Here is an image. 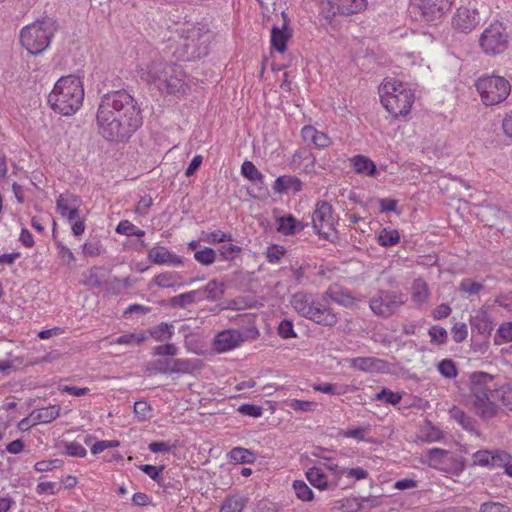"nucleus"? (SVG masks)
I'll return each instance as SVG.
<instances>
[{
    "label": "nucleus",
    "instance_id": "nucleus-8",
    "mask_svg": "<svg viewBox=\"0 0 512 512\" xmlns=\"http://www.w3.org/2000/svg\"><path fill=\"white\" fill-rule=\"evenodd\" d=\"M474 86L482 104L487 107L501 104L511 93L509 80L495 73L481 75Z\"/></svg>",
    "mask_w": 512,
    "mask_h": 512
},
{
    "label": "nucleus",
    "instance_id": "nucleus-25",
    "mask_svg": "<svg viewBox=\"0 0 512 512\" xmlns=\"http://www.w3.org/2000/svg\"><path fill=\"white\" fill-rule=\"evenodd\" d=\"M470 324L474 329L480 334L489 335L495 324L493 323L487 309L485 307H481L478 309L474 316H472L470 320Z\"/></svg>",
    "mask_w": 512,
    "mask_h": 512
},
{
    "label": "nucleus",
    "instance_id": "nucleus-53",
    "mask_svg": "<svg viewBox=\"0 0 512 512\" xmlns=\"http://www.w3.org/2000/svg\"><path fill=\"white\" fill-rule=\"evenodd\" d=\"M194 260L202 265L210 266L216 260V252L210 247H205L194 253Z\"/></svg>",
    "mask_w": 512,
    "mask_h": 512
},
{
    "label": "nucleus",
    "instance_id": "nucleus-13",
    "mask_svg": "<svg viewBox=\"0 0 512 512\" xmlns=\"http://www.w3.org/2000/svg\"><path fill=\"white\" fill-rule=\"evenodd\" d=\"M455 0H412V7L426 23L439 22L452 8Z\"/></svg>",
    "mask_w": 512,
    "mask_h": 512
},
{
    "label": "nucleus",
    "instance_id": "nucleus-5",
    "mask_svg": "<svg viewBox=\"0 0 512 512\" xmlns=\"http://www.w3.org/2000/svg\"><path fill=\"white\" fill-rule=\"evenodd\" d=\"M212 34L205 27L192 25L178 33L174 56L178 61H194L208 54Z\"/></svg>",
    "mask_w": 512,
    "mask_h": 512
},
{
    "label": "nucleus",
    "instance_id": "nucleus-34",
    "mask_svg": "<svg viewBox=\"0 0 512 512\" xmlns=\"http://www.w3.org/2000/svg\"><path fill=\"white\" fill-rule=\"evenodd\" d=\"M204 300V296H201V291L193 290L186 293H182L178 296H173L170 299V303L174 307H186L187 305L197 303Z\"/></svg>",
    "mask_w": 512,
    "mask_h": 512
},
{
    "label": "nucleus",
    "instance_id": "nucleus-42",
    "mask_svg": "<svg viewBox=\"0 0 512 512\" xmlns=\"http://www.w3.org/2000/svg\"><path fill=\"white\" fill-rule=\"evenodd\" d=\"M245 498L231 496L223 500L219 512H242L245 507Z\"/></svg>",
    "mask_w": 512,
    "mask_h": 512
},
{
    "label": "nucleus",
    "instance_id": "nucleus-23",
    "mask_svg": "<svg viewBox=\"0 0 512 512\" xmlns=\"http://www.w3.org/2000/svg\"><path fill=\"white\" fill-rule=\"evenodd\" d=\"M301 137L305 142L312 144L316 149L324 150L332 145L331 137L314 126H304L301 128Z\"/></svg>",
    "mask_w": 512,
    "mask_h": 512
},
{
    "label": "nucleus",
    "instance_id": "nucleus-24",
    "mask_svg": "<svg viewBox=\"0 0 512 512\" xmlns=\"http://www.w3.org/2000/svg\"><path fill=\"white\" fill-rule=\"evenodd\" d=\"M65 146V138L61 133L49 131L48 139L42 143L39 149L41 153L60 157L65 151Z\"/></svg>",
    "mask_w": 512,
    "mask_h": 512
},
{
    "label": "nucleus",
    "instance_id": "nucleus-44",
    "mask_svg": "<svg viewBox=\"0 0 512 512\" xmlns=\"http://www.w3.org/2000/svg\"><path fill=\"white\" fill-rule=\"evenodd\" d=\"M116 233H118L120 235L127 236V237H130V236L143 237V236H145V231L138 228L136 225L131 223L129 220H121L116 227Z\"/></svg>",
    "mask_w": 512,
    "mask_h": 512
},
{
    "label": "nucleus",
    "instance_id": "nucleus-2",
    "mask_svg": "<svg viewBox=\"0 0 512 512\" xmlns=\"http://www.w3.org/2000/svg\"><path fill=\"white\" fill-rule=\"evenodd\" d=\"M467 405L482 420H489L498 416L501 407L512 405V386L510 384H496L495 376L483 371L473 372L469 376Z\"/></svg>",
    "mask_w": 512,
    "mask_h": 512
},
{
    "label": "nucleus",
    "instance_id": "nucleus-46",
    "mask_svg": "<svg viewBox=\"0 0 512 512\" xmlns=\"http://www.w3.org/2000/svg\"><path fill=\"white\" fill-rule=\"evenodd\" d=\"M374 399L376 401H381L386 404L396 406L400 403L402 395L399 392H394L384 387L380 392L374 395Z\"/></svg>",
    "mask_w": 512,
    "mask_h": 512
},
{
    "label": "nucleus",
    "instance_id": "nucleus-40",
    "mask_svg": "<svg viewBox=\"0 0 512 512\" xmlns=\"http://www.w3.org/2000/svg\"><path fill=\"white\" fill-rule=\"evenodd\" d=\"M180 276L177 272L169 271L159 273L154 277V283L160 288H173L178 285Z\"/></svg>",
    "mask_w": 512,
    "mask_h": 512
},
{
    "label": "nucleus",
    "instance_id": "nucleus-22",
    "mask_svg": "<svg viewBox=\"0 0 512 512\" xmlns=\"http://www.w3.org/2000/svg\"><path fill=\"white\" fill-rule=\"evenodd\" d=\"M352 368L366 373H384L388 370V362L376 357H354L350 361Z\"/></svg>",
    "mask_w": 512,
    "mask_h": 512
},
{
    "label": "nucleus",
    "instance_id": "nucleus-19",
    "mask_svg": "<svg viewBox=\"0 0 512 512\" xmlns=\"http://www.w3.org/2000/svg\"><path fill=\"white\" fill-rule=\"evenodd\" d=\"M154 365L162 374H190L197 367L187 358L157 360Z\"/></svg>",
    "mask_w": 512,
    "mask_h": 512
},
{
    "label": "nucleus",
    "instance_id": "nucleus-30",
    "mask_svg": "<svg viewBox=\"0 0 512 512\" xmlns=\"http://www.w3.org/2000/svg\"><path fill=\"white\" fill-rule=\"evenodd\" d=\"M368 498L346 497L337 500L333 506L335 512H359L363 508V503Z\"/></svg>",
    "mask_w": 512,
    "mask_h": 512
},
{
    "label": "nucleus",
    "instance_id": "nucleus-31",
    "mask_svg": "<svg viewBox=\"0 0 512 512\" xmlns=\"http://www.w3.org/2000/svg\"><path fill=\"white\" fill-rule=\"evenodd\" d=\"M302 189V182L294 176H280L273 183V190L275 193H282L287 190H292L297 193Z\"/></svg>",
    "mask_w": 512,
    "mask_h": 512
},
{
    "label": "nucleus",
    "instance_id": "nucleus-52",
    "mask_svg": "<svg viewBox=\"0 0 512 512\" xmlns=\"http://www.w3.org/2000/svg\"><path fill=\"white\" fill-rule=\"evenodd\" d=\"M511 460L512 456L508 452L501 449L491 450V468H505Z\"/></svg>",
    "mask_w": 512,
    "mask_h": 512
},
{
    "label": "nucleus",
    "instance_id": "nucleus-49",
    "mask_svg": "<svg viewBox=\"0 0 512 512\" xmlns=\"http://www.w3.org/2000/svg\"><path fill=\"white\" fill-rule=\"evenodd\" d=\"M512 342V321L502 323L496 335H494V344L502 345L503 343Z\"/></svg>",
    "mask_w": 512,
    "mask_h": 512
},
{
    "label": "nucleus",
    "instance_id": "nucleus-62",
    "mask_svg": "<svg viewBox=\"0 0 512 512\" xmlns=\"http://www.w3.org/2000/svg\"><path fill=\"white\" fill-rule=\"evenodd\" d=\"M452 338L456 343L465 341L468 337V326L465 323H455L451 328Z\"/></svg>",
    "mask_w": 512,
    "mask_h": 512
},
{
    "label": "nucleus",
    "instance_id": "nucleus-36",
    "mask_svg": "<svg viewBox=\"0 0 512 512\" xmlns=\"http://www.w3.org/2000/svg\"><path fill=\"white\" fill-rule=\"evenodd\" d=\"M37 424L50 423L60 415V406L51 405L32 412Z\"/></svg>",
    "mask_w": 512,
    "mask_h": 512
},
{
    "label": "nucleus",
    "instance_id": "nucleus-37",
    "mask_svg": "<svg viewBox=\"0 0 512 512\" xmlns=\"http://www.w3.org/2000/svg\"><path fill=\"white\" fill-rule=\"evenodd\" d=\"M370 433V425H362L358 427H352L346 430H342L339 435L346 439H353L355 441H366L370 443L368 435Z\"/></svg>",
    "mask_w": 512,
    "mask_h": 512
},
{
    "label": "nucleus",
    "instance_id": "nucleus-50",
    "mask_svg": "<svg viewBox=\"0 0 512 512\" xmlns=\"http://www.w3.org/2000/svg\"><path fill=\"white\" fill-rule=\"evenodd\" d=\"M241 174L244 178L251 182H258L263 180V174L258 171L255 165L249 160H245L242 163Z\"/></svg>",
    "mask_w": 512,
    "mask_h": 512
},
{
    "label": "nucleus",
    "instance_id": "nucleus-63",
    "mask_svg": "<svg viewBox=\"0 0 512 512\" xmlns=\"http://www.w3.org/2000/svg\"><path fill=\"white\" fill-rule=\"evenodd\" d=\"M501 130L507 139L512 140V108L504 113L501 120Z\"/></svg>",
    "mask_w": 512,
    "mask_h": 512
},
{
    "label": "nucleus",
    "instance_id": "nucleus-3",
    "mask_svg": "<svg viewBox=\"0 0 512 512\" xmlns=\"http://www.w3.org/2000/svg\"><path fill=\"white\" fill-rule=\"evenodd\" d=\"M85 89L82 79L74 74L60 77L48 96L51 109L64 117H70L82 108Z\"/></svg>",
    "mask_w": 512,
    "mask_h": 512
},
{
    "label": "nucleus",
    "instance_id": "nucleus-9",
    "mask_svg": "<svg viewBox=\"0 0 512 512\" xmlns=\"http://www.w3.org/2000/svg\"><path fill=\"white\" fill-rule=\"evenodd\" d=\"M510 36L505 24L494 20L482 31L479 36V47L488 56L503 54L509 47Z\"/></svg>",
    "mask_w": 512,
    "mask_h": 512
},
{
    "label": "nucleus",
    "instance_id": "nucleus-61",
    "mask_svg": "<svg viewBox=\"0 0 512 512\" xmlns=\"http://www.w3.org/2000/svg\"><path fill=\"white\" fill-rule=\"evenodd\" d=\"M431 342L437 345H442L447 341V331L441 326H431L428 330Z\"/></svg>",
    "mask_w": 512,
    "mask_h": 512
},
{
    "label": "nucleus",
    "instance_id": "nucleus-6",
    "mask_svg": "<svg viewBox=\"0 0 512 512\" xmlns=\"http://www.w3.org/2000/svg\"><path fill=\"white\" fill-rule=\"evenodd\" d=\"M293 309L303 318L324 327H334L338 322L336 313L311 294L298 292L291 297Z\"/></svg>",
    "mask_w": 512,
    "mask_h": 512
},
{
    "label": "nucleus",
    "instance_id": "nucleus-21",
    "mask_svg": "<svg viewBox=\"0 0 512 512\" xmlns=\"http://www.w3.org/2000/svg\"><path fill=\"white\" fill-rule=\"evenodd\" d=\"M148 260L156 265H169V266H181L183 260L180 256L175 254L169 248L165 246H153L148 251Z\"/></svg>",
    "mask_w": 512,
    "mask_h": 512
},
{
    "label": "nucleus",
    "instance_id": "nucleus-1",
    "mask_svg": "<svg viewBox=\"0 0 512 512\" xmlns=\"http://www.w3.org/2000/svg\"><path fill=\"white\" fill-rule=\"evenodd\" d=\"M99 134L106 140H127L143 124L137 100L124 90L101 97L96 113Z\"/></svg>",
    "mask_w": 512,
    "mask_h": 512
},
{
    "label": "nucleus",
    "instance_id": "nucleus-11",
    "mask_svg": "<svg viewBox=\"0 0 512 512\" xmlns=\"http://www.w3.org/2000/svg\"><path fill=\"white\" fill-rule=\"evenodd\" d=\"M158 90L166 95L185 97L190 92V84L187 73L176 64L168 66L166 75L157 86Z\"/></svg>",
    "mask_w": 512,
    "mask_h": 512
},
{
    "label": "nucleus",
    "instance_id": "nucleus-60",
    "mask_svg": "<svg viewBox=\"0 0 512 512\" xmlns=\"http://www.w3.org/2000/svg\"><path fill=\"white\" fill-rule=\"evenodd\" d=\"M65 452L72 457L84 458L87 455L86 448L80 442H65Z\"/></svg>",
    "mask_w": 512,
    "mask_h": 512
},
{
    "label": "nucleus",
    "instance_id": "nucleus-56",
    "mask_svg": "<svg viewBox=\"0 0 512 512\" xmlns=\"http://www.w3.org/2000/svg\"><path fill=\"white\" fill-rule=\"evenodd\" d=\"M103 253L100 240H87L83 244V254L86 257H96Z\"/></svg>",
    "mask_w": 512,
    "mask_h": 512
},
{
    "label": "nucleus",
    "instance_id": "nucleus-27",
    "mask_svg": "<svg viewBox=\"0 0 512 512\" xmlns=\"http://www.w3.org/2000/svg\"><path fill=\"white\" fill-rule=\"evenodd\" d=\"M326 297L346 307L352 306L355 302V298L351 296V294L347 290H344L337 284L329 286V288L325 292L324 299H326Z\"/></svg>",
    "mask_w": 512,
    "mask_h": 512
},
{
    "label": "nucleus",
    "instance_id": "nucleus-55",
    "mask_svg": "<svg viewBox=\"0 0 512 512\" xmlns=\"http://www.w3.org/2000/svg\"><path fill=\"white\" fill-rule=\"evenodd\" d=\"M480 512H512V509L505 503L499 501H485L481 503Z\"/></svg>",
    "mask_w": 512,
    "mask_h": 512
},
{
    "label": "nucleus",
    "instance_id": "nucleus-43",
    "mask_svg": "<svg viewBox=\"0 0 512 512\" xmlns=\"http://www.w3.org/2000/svg\"><path fill=\"white\" fill-rule=\"evenodd\" d=\"M149 333L157 341L170 340L174 334V326L161 323L149 329Z\"/></svg>",
    "mask_w": 512,
    "mask_h": 512
},
{
    "label": "nucleus",
    "instance_id": "nucleus-26",
    "mask_svg": "<svg viewBox=\"0 0 512 512\" xmlns=\"http://www.w3.org/2000/svg\"><path fill=\"white\" fill-rule=\"evenodd\" d=\"M350 162L357 174L371 177L377 171L374 162L363 154L354 155L350 158Z\"/></svg>",
    "mask_w": 512,
    "mask_h": 512
},
{
    "label": "nucleus",
    "instance_id": "nucleus-17",
    "mask_svg": "<svg viewBox=\"0 0 512 512\" xmlns=\"http://www.w3.org/2000/svg\"><path fill=\"white\" fill-rule=\"evenodd\" d=\"M245 335L237 329H226L218 332L213 340V349L217 353H226L239 347Z\"/></svg>",
    "mask_w": 512,
    "mask_h": 512
},
{
    "label": "nucleus",
    "instance_id": "nucleus-57",
    "mask_svg": "<svg viewBox=\"0 0 512 512\" xmlns=\"http://www.w3.org/2000/svg\"><path fill=\"white\" fill-rule=\"evenodd\" d=\"M438 370L447 379H453L457 376L456 365L451 359L442 360L438 365Z\"/></svg>",
    "mask_w": 512,
    "mask_h": 512
},
{
    "label": "nucleus",
    "instance_id": "nucleus-15",
    "mask_svg": "<svg viewBox=\"0 0 512 512\" xmlns=\"http://www.w3.org/2000/svg\"><path fill=\"white\" fill-rule=\"evenodd\" d=\"M480 23V15L476 4L469 2L468 5H461L453 13L451 24L459 33H471Z\"/></svg>",
    "mask_w": 512,
    "mask_h": 512
},
{
    "label": "nucleus",
    "instance_id": "nucleus-51",
    "mask_svg": "<svg viewBox=\"0 0 512 512\" xmlns=\"http://www.w3.org/2000/svg\"><path fill=\"white\" fill-rule=\"evenodd\" d=\"M288 406L295 412L312 413L317 410V402L291 399Z\"/></svg>",
    "mask_w": 512,
    "mask_h": 512
},
{
    "label": "nucleus",
    "instance_id": "nucleus-4",
    "mask_svg": "<svg viewBox=\"0 0 512 512\" xmlns=\"http://www.w3.org/2000/svg\"><path fill=\"white\" fill-rule=\"evenodd\" d=\"M382 106L394 118H407L416 100L415 91L401 80L386 77L379 86Z\"/></svg>",
    "mask_w": 512,
    "mask_h": 512
},
{
    "label": "nucleus",
    "instance_id": "nucleus-39",
    "mask_svg": "<svg viewBox=\"0 0 512 512\" xmlns=\"http://www.w3.org/2000/svg\"><path fill=\"white\" fill-rule=\"evenodd\" d=\"M397 61L400 67L407 70H413L415 67H422L423 65V58L412 52H404L398 55Z\"/></svg>",
    "mask_w": 512,
    "mask_h": 512
},
{
    "label": "nucleus",
    "instance_id": "nucleus-47",
    "mask_svg": "<svg viewBox=\"0 0 512 512\" xmlns=\"http://www.w3.org/2000/svg\"><path fill=\"white\" fill-rule=\"evenodd\" d=\"M147 336L145 332L140 333H126L119 336L113 341V344L117 345H139L146 341Z\"/></svg>",
    "mask_w": 512,
    "mask_h": 512
},
{
    "label": "nucleus",
    "instance_id": "nucleus-18",
    "mask_svg": "<svg viewBox=\"0 0 512 512\" xmlns=\"http://www.w3.org/2000/svg\"><path fill=\"white\" fill-rule=\"evenodd\" d=\"M319 458L327 461L325 463V468L330 475L338 477V481H340L342 476L347 477L354 482L365 480L369 477L368 470L362 467L344 468L339 466L330 457L320 456Z\"/></svg>",
    "mask_w": 512,
    "mask_h": 512
},
{
    "label": "nucleus",
    "instance_id": "nucleus-35",
    "mask_svg": "<svg viewBox=\"0 0 512 512\" xmlns=\"http://www.w3.org/2000/svg\"><path fill=\"white\" fill-rule=\"evenodd\" d=\"M376 241L383 247H391L400 241V234L397 229L384 227L376 233Z\"/></svg>",
    "mask_w": 512,
    "mask_h": 512
},
{
    "label": "nucleus",
    "instance_id": "nucleus-48",
    "mask_svg": "<svg viewBox=\"0 0 512 512\" xmlns=\"http://www.w3.org/2000/svg\"><path fill=\"white\" fill-rule=\"evenodd\" d=\"M458 289L459 292L464 295L475 296L481 292L483 285L470 278H466L460 281Z\"/></svg>",
    "mask_w": 512,
    "mask_h": 512
},
{
    "label": "nucleus",
    "instance_id": "nucleus-20",
    "mask_svg": "<svg viewBox=\"0 0 512 512\" xmlns=\"http://www.w3.org/2000/svg\"><path fill=\"white\" fill-rule=\"evenodd\" d=\"M57 211L68 221L75 220L80 215L82 200L72 193H62L56 200Z\"/></svg>",
    "mask_w": 512,
    "mask_h": 512
},
{
    "label": "nucleus",
    "instance_id": "nucleus-59",
    "mask_svg": "<svg viewBox=\"0 0 512 512\" xmlns=\"http://www.w3.org/2000/svg\"><path fill=\"white\" fill-rule=\"evenodd\" d=\"M451 416L459 425H461L462 428L466 430H471L473 428L472 418L460 409H452Z\"/></svg>",
    "mask_w": 512,
    "mask_h": 512
},
{
    "label": "nucleus",
    "instance_id": "nucleus-58",
    "mask_svg": "<svg viewBox=\"0 0 512 512\" xmlns=\"http://www.w3.org/2000/svg\"><path fill=\"white\" fill-rule=\"evenodd\" d=\"M202 241L217 244L224 241H233V237L230 233H226L221 230H215L211 233L205 234L202 238Z\"/></svg>",
    "mask_w": 512,
    "mask_h": 512
},
{
    "label": "nucleus",
    "instance_id": "nucleus-38",
    "mask_svg": "<svg viewBox=\"0 0 512 512\" xmlns=\"http://www.w3.org/2000/svg\"><path fill=\"white\" fill-rule=\"evenodd\" d=\"M228 458L235 464L253 463L254 454L247 448L237 446L229 452Z\"/></svg>",
    "mask_w": 512,
    "mask_h": 512
},
{
    "label": "nucleus",
    "instance_id": "nucleus-41",
    "mask_svg": "<svg viewBox=\"0 0 512 512\" xmlns=\"http://www.w3.org/2000/svg\"><path fill=\"white\" fill-rule=\"evenodd\" d=\"M201 296H204V299L216 300L222 297L223 295V285L217 280H211L201 289Z\"/></svg>",
    "mask_w": 512,
    "mask_h": 512
},
{
    "label": "nucleus",
    "instance_id": "nucleus-33",
    "mask_svg": "<svg viewBox=\"0 0 512 512\" xmlns=\"http://www.w3.org/2000/svg\"><path fill=\"white\" fill-rule=\"evenodd\" d=\"M429 295L427 283L421 278L415 279L411 287L412 300L416 304L422 305L427 302Z\"/></svg>",
    "mask_w": 512,
    "mask_h": 512
},
{
    "label": "nucleus",
    "instance_id": "nucleus-32",
    "mask_svg": "<svg viewBox=\"0 0 512 512\" xmlns=\"http://www.w3.org/2000/svg\"><path fill=\"white\" fill-rule=\"evenodd\" d=\"M367 5V0H337V11L343 15H351L365 11Z\"/></svg>",
    "mask_w": 512,
    "mask_h": 512
},
{
    "label": "nucleus",
    "instance_id": "nucleus-54",
    "mask_svg": "<svg viewBox=\"0 0 512 512\" xmlns=\"http://www.w3.org/2000/svg\"><path fill=\"white\" fill-rule=\"evenodd\" d=\"M473 465L491 469V450L482 449L472 455Z\"/></svg>",
    "mask_w": 512,
    "mask_h": 512
},
{
    "label": "nucleus",
    "instance_id": "nucleus-16",
    "mask_svg": "<svg viewBox=\"0 0 512 512\" xmlns=\"http://www.w3.org/2000/svg\"><path fill=\"white\" fill-rule=\"evenodd\" d=\"M323 461V466H312L305 472V477L309 484L320 491L334 489L339 485L338 477L332 475L331 478L329 477V472L325 468L327 461Z\"/></svg>",
    "mask_w": 512,
    "mask_h": 512
},
{
    "label": "nucleus",
    "instance_id": "nucleus-12",
    "mask_svg": "<svg viewBox=\"0 0 512 512\" xmlns=\"http://www.w3.org/2000/svg\"><path fill=\"white\" fill-rule=\"evenodd\" d=\"M406 301L407 296L405 294L382 290L371 297L369 307L376 315L388 318Z\"/></svg>",
    "mask_w": 512,
    "mask_h": 512
},
{
    "label": "nucleus",
    "instance_id": "nucleus-7",
    "mask_svg": "<svg viewBox=\"0 0 512 512\" xmlns=\"http://www.w3.org/2000/svg\"><path fill=\"white\" fill-rule=\"evenodd\" d=\"M55 33V24L49 18L36 20L21 30V45L31 55H37L47 50Z\"/></svg>",
    "mask_w": 512,
    "mask_h": 512
},
{
    "label": "nucleus",
    "instance_id": "nucleus-64",
    "mask_svg": "<svg viewBox=\"0 0 512 512\" xmlns=\"http://www.w3.org/2000/svg\"><path fill=\"white\" fill-rule=\"evenodd\" d=\"M139 469L146 473L151 479L155 480L157 483H160L161 473L164 470L163 466L156 467L153 465L146 464L141 465Z\"/></svg>",
    "mask_w": 512,
    "mask_h": 512
},
{
    "label": "nucleus",
    "instance_id": "nucleus-45",
    "mask_svg": "<svg viewBox=\"0 0 512 512\" xmlns=\"http://www.w3.org/2000/svg\"><path fill=\"white\" fill-rule=\"evenodd\" d=\"M292 486L297 499L300 501H313L314 493L303 480H294Z\"/></svg>",
    "mask_w": 512,
    "mask_h": 512
},
{
    "label": "nucleus",
    "instance_id": "nucleus-29",
    "mask_svg": "<svg viewBox=\"0 0 512 512\" xmlns=\"http://www.w3.org/2000/svg\"><path fill=\"white\" fill-rule=\"evenodd\" d=\"M290 37L286 23H283L281 28L274 26L271 30V45L277 52L283 53L287 50V41Z\"/></svg>",
    "mask_w": 512,
    "mask_h": 512
},
{
    "label": "nucleus",
    "instance_id": "nucleus-10",
    "mask_svg": "<svg viewBox=\"0 0 512 512\" xmlns=\"http://www.w3.org/2000/svg\"><path fill=\"white\" fill-rule=\"evenodd\" d=\"M337 221L338 217L330 203L321 200L314 205L311 225L314 233L320 238L335 242L337 239Z\"/></svg>",
    "mask_w": 512,
    "mask_h": 512
},
{
    "label": "nucleus",
    "instance_id": "nucleus-14",
    "mask_svg": "<svg viewBox=\"0 0 512 512\" xmlns=\"http://www.w3.org/2000/svg\"><path fill=\"white\" fill-rule=\"evenodd\" d=\"M171 65V63L161 58L158 53L152 52L148 58L140 61L136 72H138V75L143 81L158 86L163 76L167 73V67Z\"/></svg>",
    "mask_w": 512,
    "mask_h": 512
},
{
    "label": "nucleus",
    "instance_id": "nucleus-28",
    "mask_svg": "<svg viewBox=\"0 0 512 512\" xmlns=\"http://www.w3.org/2000/svg\"><path fill=\"white\" fill-rule=\"evenodd\" d=\"M303 229L304 224L298 221L292 214L281 216L277 219V231L282 235L290 236Z\"/></svg>",
    "mask_w": 512,
    "mask_h": 512
}]
</instances>
